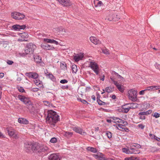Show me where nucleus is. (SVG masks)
Here are the masks:
<instances>
[{
    "label": "nucleus",
    "instance_id": "obj_6",
    "mask_svg": "<svg viewBox=\"0 0 160 160\" xmlns=\"http://www.w3.org/2000/svg\"><path fill=\"white\" fill-rule=\"evenodd\" d=\"M11 16L12 18L17 20H22L25 17L23 14L17 12L12 13Z\"/></svg>",
    "mask_w": 160,
    "mask_h": 160
},
{
    "label": "nucleus",
    "instance_id": "obj_24",
    "mask_svg": "<svg viewBox=\"0 0 160 160\" xmlns=\"http://www.w3.org/2000/svg\"><path fill=\"white\" fill-rule=\"evenodd\" d=\"M46 76L48 77L53 82H56V79L53 75L50 73H49L48 74L45 73Z\"/></svg>",
    "mask_w": 160,
    "mask_h": 160
},
{
    "label": "nucleus",
    "instance_id": "obj_27",
    "mask_svg": "<svg viewBox=\"0 0 160 160\" xmlns=\"http://www.w3.org/2000/svg\"><path fill=\"white\" fill-rule=\"evenodd\" d=\"M35 84L39 87H41L42 86V81H40L39 79H36L34 81Z\"/></svg>",
    "mask_w": 160,
    "mask_h": 160
},
{
    "label": "nucleus",
    "instance_id": "obj_9",
    "mask_svg": "<svg viewBox=\"0 0 160 160\" xmlns=\"http://www.w3.org/2000/svg\"><path fill=\"white\" fill-rule=\"evenodd\" d=\"M94 157L98 160H107V158L105 157L104 155L102 153H98L96 154H94Z\"/></svg>",
    "mask_w": 160,
    "mask_h": 160
},
{
    "label": "nucleus",
    "instance_id": "obj_58",
    "mask_svg": "<svg viewBox=\"0 0 160 160\" xmlns=\"http://www.w3.org/2000/svg\"><path fill=\"white\" fill-rule=\"evenodd\" d=\"M102 1L104 2V6H107L108 5V3L107 2V0H102Z\"/></svg>",
    "mask_w": 160,
    "mask_h": 160
},
{
    "label": "nucleus",
    "instance_id": "obj_17",
    "mask_svg": "<svg viewBox=\"0 0 160 160\" xmlns=\"http://www.w3.org/2000/svg\"><path fill=\"white\" fill-rule=\"evenodd\" d=\"M48 160H60L59 156L56 154H52L48 157Z\"/></svg>",
    "mask_w": 160,
    "mask_h": 160
},
{
    "label": "nucleus",
    "instance_id": "obj_11",
    "mask_svg": "<svg viewBox=\"0 0 160 160\" xmlns=\"http://www.w3.org/2000/svg\"><path fill=\"white\" fill-rule=\"evenodd\" d=\"M73 130L77 133L82 135H86V133L83 131L79 127H74L73 128Z\"/></svg>",
    "mask_w": 160,
    "mask_h": 160
},
{
    "label": "nucleus",
    "instance_id": "obj_55",
    "mask_svg": "<svg viewBox=\"0 0 160 160\" xmlns=\"http://www.w3.org/2000/svg\"><path fill=\"white\" fill-rule=\"evenodd\" d=\"M97 102L98 104L100 105V103H102V101L99 98L98 99V97H97Z\"/></svg>",
    "mask_w": 160,
    "mask_h": 160
},
{
    "label": "nucleus",
    "instance_id": "obj_23",
    "mask_svg": "<svg viewBox=\"0 0 160 160\" xmlns=\"http://www.w3.org/2000/svg\"><path fill=\"white\" fill-rule=\"evenodd\" d=\"M114 15L110 14L107 18H106V19H107L109 21H117L118 20V18L116 19L115 18H114Z\"/></svg>",
    "mask_w": 160,
    "mask_h": 160
},
{
    "label": "nucleus",
    "instance_id": "obj_16",
    "mask_svg": "<svg viewBox=\"0 0 160 160\" xmlns=\"http://www.w3.org/2000/svg\"><path fill=\"white\" fill-rule=\"evenodd\" d=\"M90 41L96 45L99 44L101 43V41L97 38L95 37H91L90 38Z\"/></svg>",
    "mask_w": 160,
    "mask_h": 160
},
{
    "label": "nucleus",
    "instance_id": "obj_60",
    "mask_svg": "<svg viewBox=\"0 0 160 160\" xmlns=\"http://www.w3.org/2000/svg\"><path fill=\"white\" fill-rule=\"evenodd\" d=\"M85 88V92L87 91H89L91 89V88L89 87H86Z\"/></svg>",
    "mask_w": 160,
    "mask_h": 160
},
{
    "label": "nucleus",
    "instance_id": "obj_4",
    "mask_svg": "<svg viewBox=\"0 0 160 160\" xmlns=\"http://www.w3.org/2000/svg\"><path fill=\"white\" fill-rule=\"evenodd\" d=\"M36 46L33 43H30L28 44L25 48V52L26 54L32 53L36 48Z\"/></svg>",
    "mask_w": 160,
    "mask_h": 160
},
{
    "label": "nucleus",
    "instance_id": "obj_47",
    "mask_svg": "<svg viewBox=\"0 0 160 160\" xmlns=\"http://www.w3.org/2000/svg\"><path fill=\"white\" fill-rule=\"evenodd\" d=\"M68 81L66 79H62L60 81V82L62 84H64L68 82Z\"/></svg>",
    "mask_w": 160,
    "mask_h": 160
},
{
    "label": "nucleus",
    "instance_id": "obj_18",
    "mask_svg": "<svg viewBox=\"0 0 160 160\" xmlns=\"http://www.w3.org/2000/svg\"><path fill=\"white\" fill-rule=\"evenodd\" d=\"M83 55L82 54H77L73 56V59L75 62H78L80 60L82 59L83 58Z\"/></svg>",
    "mask_w": 160,
    "mask_h": 160
},
{
    "label": "nucleus",
    "instance_id": "obj_41",
    "mask_svg": "<svg viewBox=\"0 0 160 160\" xmlns=\"http://www.w3.org/2000/svg\"><path fill=\"white\" fill-rule=\"evenodd\" d=\"M156 87H157V86H151L148 87V91H150L152 89H153V90L157 89V88H156Z\"/></svg>",
    "mask_w": 160,
    "mask_h": 160
},
{
    "label": "nucleus",
    "instance_id": "obj_54",
    "mask_svg": "<svg viewBox=\"0 0 160 160\" xmlns=\"http://www.w3.org/2000/svg\"><path fill=\"white\" fill-rule=\"evenodd\" d=\"M155 67L157 69H159L160 70V65L158 64L157 63H156L155 64Z\"/></svg>",
    "mask_w": 160,
    "mask_h": 160
},
{
    "label": "nucleus",
    "instance_id": "obj_34",
    "mask_svg": "<svg viewBox=\"0 0 160 160\" xmlns=\"http://www.w3.org/2000/svg\"><path fill=\"white\" fill-rule=\"evenodd\" d=\"M114 87H108L106 88L105 91L108 93H110L112 92V89H113Z\"/></svg>",
    "mask_w": 160,
    "mask_h": 160
},
{
    "label": "nucleus",
    "instance_id": "obj_62",
    "mask_svg": "<svg viewBox=\"0 0 160 160\" xmlns=\"http://www.w3.org/2000/svg\"><path fill=\"white\" fill-rule=\"evenodd\" d=\"M139 118L141 119H145V117L144 116L141 115L139 117Z\"/></svg>",
    "mask_w": 160,
    "mask_h": 160
},
{
    "label": "nucleus",
    "instance_id": "obj_21",
    "mask_svg": "<svg viewBox=\"0 0 160 160\" xmlns=\"http://www.w3.org/2000/svg\"><path fill=\"white\" fill-rule=\"evenodd\" d=\"M129 103H128L126 105H123L122 107V109L121 110L122 112L125 113H127L129 110L130 108L129 107H126V106L128 105H129Z\"/></svg>",
    "mask_w": 160,
    "mask_h": 160
},
{
    "label": "nucleus",
    "instance_id": "obj_49",
    "mask_svg": "<svg viewBox=\"0 0 160 160\" xmlns=\"http://www.w3.org/2000/svg\"><path fill=\"white\" fill-rule=\"evenodd\" d=\"M139 115H143L144 116V115H147L146 112H141L139 113H138Z\"/></svg>",
    "mask_w": 160,
    "mask_h": 160
},
{
    "label": "nucleus",
    "instance_id": "obj_31",
    "mask_svg": "<svg viewBox=\"0 0 160 160\" xmlns=\"http://www.w3.org/2000/svg\"><path fill=\"white\" fill-rule=\"evenodd\" d=\"M63 135L65 136L68 138L72 136V133L69 132H66L64 133Z\"/></svg>",
    "mask_w": 160,
    "mask_h": 160
},
{
    "label": "nucleus",
    "instance_id": "obj_10",
    "mask_svg": "<svg viewBox=\"0 0 160 160\" xmlns=\"http://www.w3.org/2000/svg\"><path fill=\"white\" fill-rule=\"evenodd\" d=\"M41 47L44 49L50 50H53L55 48L52 46L47 43H43L41 44Z\"/></svg>",
    "mask_w": 160,
    "mask_h": 160
},
{
    "label": "nucleus",
    "instance_id": "obj_8",
    "mask_svg": "<svg viewBox=\"0 0 160 160\" xmlns=\"http://www.w3.org/2000/svg\"><path fill=\"white\" fill-rule=\"evenodd\" d=\"M25 75L29 78L33 79H37L38 77V75L36 72H26Z\"/></svg>",
    "mask_w": 160,
    "mask_h": 160
},
{
    "label": "nucleus",
    "instance_id": "obj_36",
    "mask_svg": "<svg viewBox=\"0 0 160 160\" xmlns=\"http://www.w3.org/2000/svg\"><path fill=\"white\" fill-rule=\"evenodd\" d=\"M20 36L23 38H27L28 37V35L27 33L23 32L21 34Z\"/></svg>",
    "mask_w": 160,
    "mask_h": 160
},
{
    "label": "nucleus",
    "instance_id": "obj_43",
    "mask_svg": "<svg viewBox=\"0 0 160 160\" xmlns=\"http://www.w3.org/2000/svg\"><path fill=\"white\" fill-rule=\"evenodd\" d=\"M132 147L135 148H136V149H137L140 148L141 147V146L139 144H135V145H133L132 146Z\"/></svg>",
    "mask_w": 160,
    "mask_h": 160
},
{
    "label": "nucleus",
    "instance_id": "obj_52",
    "mask_svg": "<svg viewBox=\"0 0 160 160\" xmlns=\"http://www.w3.org/2000/svg\"><path fill=\"white\" fill-rule=\"evenodd\" d=\"M7 63L8 64L11 65H12L13 63V62L12 61H11V60H7Z\"/></svg>",
    "mask_w": 160,
    "mask_h": 160
},
{
    "label": "nucleus",
    "instance_id": "obj_32",
    "mask_svg": "<svg viewBox=\"0 0 160 160\" xmlns=\"http://www.w3.org/2000/svg\"><path fill=\"white\" fill-rule=\"evenodd\" d=\"M7 130L8 134L10 136H12L14 135V130L13 129H9L8 128H7Z\"/></svg>",
    "mask_w": 160,
    "mask_h": 160
},
{
    "label": "nucleus",
    "instance_id": "obj_40",
    "mask_svg": "<svg viewBox=\"0 0 160 160\" xmlns=\"http://www.w3.org/2000/svg\"><path fill=\"white\" fill-rule=\"evenodd\" d=\"M50 142L52 143H56L57 142V138L54 137L52 138L51 139Z\"/></svg>",
    "mask_w": 160,
    "mask_h": 160
},
{
    "label": "nucleus",
    "instance_id": "obj_14",
    "mask_svg": "<svg viewBox=\"0 0 160 160\" xmlns=\"http://www.w3.org/2000/svg\"><path fill=\"white\" fill-rule=\"evenodd\" d=\"M93 3L94 4L95 7H98L104 6V2L102 1H99L98 0H94Z\"/></svg>",
    "mask_w": 160,
    "mask_h": 160
},
{
    "label": "nucleus",
    "instance_id": "obj_59",
    "mask_svg": "<svg viewBox=\"0 0 160 160\" xmlns=\"http://www.w3.org/2000/svg\"><path fill=\"white\" fill-rule=\"evenodd\" d=\"M152 112V111L151 110H148L147 111H146V113L147 115H149Z\"/></svg>",
    "mask_w": 160,
    "mask_h": 160
},
{
    "label": "nucleus",
    "instance_id": "obj_51",
    "mask_svg": "<svg viewBox=\"0 0 160 160\" xmlns=\"http://www.w3.org/2000/svg\"><path fill=\"white\" fill-rule=\"evenodd\" d=\"M138 127L142 129H143L145 127V126L142 124H139L138 125Z\"/></svg>",
    "mask_w": 160,
    "mask_h": 160
},
{
    "label": "nucleus",
    "instance_id": "obj_28",
    "mask_svg": "<svg viewBox=\"0 0 160 160\" xmlns=\"http://www.w3.org/2000/svg\"><path fill=\"white\" fill-rule=\"evenodd\" d=\"M122 151L123 152L127 154H130L131 153V150L130 149V148L129 149L126 148H122Z\"/></svg>",
    "mask_w": 160,
    "mask_h": 160
},
{
    "label": "nucleus",
    "instance_id": "obj_44",
    "mask_svg": "<svg viewBox=\"0 0 160 160\" xmlns=\"http://www.w3.org/2000/svg\"><path fill=\"white\" fill-rule=\"evenodd\" d=\"M102 52L103 53H104L106 54H109V50L106 49H102Z\"/></svg>",
    "mask_w": 160,
    "mask_h": 160
},
{
    "label": "nucleus",
    "instance_id": "obj_15",
    "mask_svg": "<svg viewBox=\"0 0 160 160\" xmlns=\"http://www.w3.org/2000/svg\"><path fill=\"white\" fill-rule=\"evenodd\" d=\"M25 28L26 26L25 25H20L16 24L12 26V28L16 31H19L20 29H24Z\"/></svg>",
    "mask_w": 160,
    "mask_h": 160
},
{
    "label": "nucleus",
    "instance_id": "obj_46",
    "mask_svg": "<svg viewBox=\"0 0 160 160\" xmlns=\"http://www.w3.org/2000/svg\"><path fill=\"white\" fill-rule=\"evenodd\" d=\"M150 150L152 152H154L157 150V149L155 147H151L150 148Z\"/></svg>",
    "mask_w": 160,
    "mask_h": 160
},
{
    "label": "nucleus",
    "instance_id": "obj_63",
    "mask_svg": "<svg viewBox=\"0 0 160 160\" xmlns=\"http://www.w3.org/2000/svg\"><path fill=\"white\" fill-rule=\"evenodd\" d=\"M149 136L150 137L152 138H155L156 136H155L154 135H153L152 134H149Z\"/></svg>",
    "mask_w": 160,
    "mask_h": 160
},
{
    "label": "nucleus",
    "instance_id": "obj_30",
    "mask_svg": "<svg viewBox=\"0 0 160 160\" xmlns=\"http://www.w3.org/2000/svg\"><path fill=\"white\" fill-rule=\"evenodd\" d=\"M130 104L129 108L130 109H135L138 108V104L135 103H129Z\"/></svg>",
    "mask_w": 160,
    "mask_h": 160
},
{
    "label": "nucleus",
    "instance_id": "obj_53",
    "mask_svg": "<svg viewBox=\"0 0 160 160\" xmlns=\"http://www.w3.org/2000/svg\"><path fill=\"white\" fill-rule=\"evenodd\" d=\"M50 41H51V39H49L48 38H44L43 39V41L47 42L48 43H50Z\"/></svg>",
    "mask_w": 160,
    "mask_h": 160
},
{
    "label": "nucleus",
    "instance_id": "obj_39",
    "mask_svg": "<svg viewBox=\"0 0 160 160\" xmlns=\"http://www.w3.org/2000/svg\"><path fill=\"white\" fill-rule=\"evenodd\" d=\"M17 88L18 91L20 92H25V91L22 87L18 86Z\"/></svg>",
    "mask_w": 160,
    "mask_h": 160
},
{
    "label": "nucleus",
    "instance_id": "obj_56",
    "mask_svg": "<svg viewBox=\"0 0 160 160\" xmlns=\"http://www.w3.org/2000/svg\"><path fill=\"white\" fill-rule=\"evenodd\" d=\"M145 90H144L141 91L139 92V94L141 95H143L144 94V93H145Z\"/></svg>",
    "mask_w": 160,
    "mask_h": 160
},
{
    "label": "nucleus",
    "instance_id": "obj_37",
    "mask_svg": "<svg viewBox=\"0 0 160 160\" xmlns=\"http://www.w3.org/2000/svg\"><path fill=\"white\" fill-rule=\"evenodd\" d=\"M57 31L59 33H63L65 32V31L64 29H63V28L62 27H60L57 29Z\"/></svg>",
    "mask_w": 160,
    "mask_h": 160
},
{
    "label": "nucleus",
    "instance_id": "obj_61",
    "mask_svg": "<svg viewBox=\"0 0 160 160\" xmlns=\"http://www.w3.org/2000/svg\"><path fill=\"white\" fill-rule=\"evenodd\" d=\"M12 136H13V137L16 139H17L18 138V135L17 134H14V135Z\"/></svg>",
    "mask_w": 160,
    "mask_h": 160
},
{
    "label": "nucleus",
    "instance_id": "obj_45",
    "mask_svg": "<svg viewBox=\"0 0 160 160\" xmlns=\"http://www.w3.org/2000/svg\"><path fill=\"white\" fill-rule=\"evenodd\" d=\"M153 116L156 118H158L160 117V114L157 112H155L154 113Z\"/></svg>",
    "mask_w": 160,
    "mask_h": 160
},
{
    "label": "nucleus",
    "instance_id": "obj_57",
    "mask_svg": "<svg viewBox=\"0 0 160 160\" xmlns=\"http://www.w3.org/2000/svg\"><path fill=\"white\" fill-rule=\"evenodd\" d=\"M81 102L84 104H89L86 100L84 99H82V100Z\"/></svg>",
    "mask_w": 160,
    "mask_h": 160
},
{
    "label": "nucleus",
    "instance_id": "obj_50",
    "mask_svg": "<svg viewBox=\"0 0 160 160\" xmlns=\"http://www.w3.org/2000/svg\"><path fill=\"white\" fill-rule=\"evenodd\" d=\"M113 76L112 77L111 76L110 77V79H111V81L113 82V84L115 85V83H116V82H118L117 81H115L114 80V79L113 78Z\"/></svg>",
    "mask_w": 160,
    "mask_h": 160
},
{
    "label": "nucleus",
    "instance_id": "obj_48",
    "mask_svg": "<svg viewBox=\"0 0 160 160\" xmlns=\"http://www.w3.org/2000/svg\"><path fill=\"white\" fill-rule=\"evenodd\" d=\"M112 75L114 77V76H117L118 75H119V74L118 73H117V72H115L114 71H112Z\"/></svg>",
    "mask_w": 160,
    "mask_h": 160
},
{
    "label": "nucleus",
    "instance_id": "obj_38",
    "mask_svg": "<svg viewBox=\"0 0 160 160\" xmlns=\"http://www.w3.org/2000/svg\"><path fill=\"white\" fill-rule=\"evenodd\" d=\"M43 102L47 106H48L49 107L52 106V104L50 102H49L47 101H43Z\"/></svg>",
    "mask_w": 160,
    "mask_h": 160
},
{
    "label": "nucleus",
    "instance_id": "obj_3",
    "mask_svg": "<svg viewBox=\"0 0 160 160\" xmlns=\"http://www.w3.org/2000/svg\"><path fill=\"white\" fill-rule=\"evenodd\" d=\"M128 94L129 99L133 102H135L137 100L138 93L136 91L133 89L130 90L128 92Z\"/></svg>",
    "mask_w": 160,
    "mask_h": 160
},
{
    "label": "nucleus",
    "instance_id": "obj_2",
    "mask_svg": "<svg viewBox=\"0 0 160 160\" xmlns=\"http://www.w3.org/2000/svg\"><path fill=\"white\" fill-rule=\"evenodd\" d=\"M18 98L21 101L23 102L25 104L28 106H29L28 107V109H31L33 107L31 101L24 96L19 95H18Z\"/></svg>",
    "mask_w": 160,
    "mask_h": 160
},
{
    "label": "nucleus",
    "instance_id": "obj_19",
    "mask_svg": "<svg viewBox=\"0 0 160 160\" xmlns=\"http://www.w3.org/2000/svg\"><path fill=\"white\" fill-rule=\"evenodd\" d=\"M115 85L116 86L118 89L122 92H123L124 91V87L123 85L118 82L115 83Z\"/></svg>",
    "mask_w": 160,
    "mask_h": 160
},
{
    "label": "nucleus",
    "instance_id": "obj_20",
    "mask_svg": "<svg viewBox=\"0 0 160 160\" xmlns=\"http://www.w3.org/2000/svg\"><path fill=\"white\" fill-rule=\"evenodd\" d=\"M34 61L37 63H40L42 62L41 57L38 55L33 56Z\"/></svg>",
    "mask_w": 160,
    "mask_h": 160
},
{
    "label": "nucleus",
    "instance_id": "obj_64",
    "mask_svg": "<svg viewBox=\"0 0 160 160\" xmlns=\"http://www.w3.org/2000/svg\"><path fill=\"white\" fill-rule=\"evenodd\" d=\"M4 76V74L2 72L0 73V78H2Z\"/></svg>",
    "mask_w": 160,
    "mask_h": 160
},
{
    "label": "nucleus",
    "instance_id": "obj_26",
    "mask_svg": "<svg viewBox=\"0 0 160 160\" xmlns=\"http://www.w3.org/2000/svg\"><path fill=\"white\" fill-rule=\"evenodd\" d=\"M130 149L131 150V154H138L140 153V151L137 150L135 148L131 147Z\"/></svg>",
    "mask_w": 160,
    "mask_h": 160
},
{
    "label": "nucleus",
    "instance_id": "obj_29",
    "mask_svg": "<svg viewBox=\"0 0 160 160\" xmlns=\"http://www.w3.org/2000/svg\"><path fill=\"white\" fill-rule=\"evenodd\" d=\"M72 73H76L78 71L77 66L75 64H72Z\"/></svg>",
    "mask_w": 160,
    "mask_h": 160
},
{
    "label": "nucleus",
    "instance_id": "obj_12",
    "mask_svg": "<svg viewBox=\"0 0 160 160\" xmlns=\"http://www.w3.org/2000/svg\"><path fill=\"white\" fill-rule=\"evenodd\" d=\"M111 118L113 120H115V121L114 122L115 123H116V122L118 123H122L124 124V126H125L128 124V123L127 122L122 120L118 118L113 117H111Z\"/></svg>",
    "mask_w": 160,
    "mask_h": 160
},
{
    "label": "nucleus",
    "instance_id": "obj_25",
    "mask_svg": "<svg viewBox=\"0 0 160 160\" xmlns=\"http://www.w3.org/2000/svg\"><path fill=\"white\" fill-rule=\"evenodd\" d=\"M78 90L79 92V94L81 95H82L83 93L85 92V87H83L82 86H80L78 88Z\"/></svg>",
    "mask_w": 160,
    "mask_h": 160
},
{
    "label": "nucleus",
    "instance_id": "obj_35",
    "mask_svg": "<svg viewBox=\"0 0 160 160\" xmlns=\"http://www.w3.org/2000/svg\"><path fill=\"white\" fill-rule=\"evenodd\" d=\"M124 160H139V159L137 157H131L128 158H125Z\"/></svg>",
    "mask_w": 160,
    "mask_h": 160
},
{
    "label": "nucleus",
    "instance_id": "obj_42",
    "mask_svg": "<svg viewBox=\"0 0 160 160\" xmlns=\"http://www.w3.org/2000/svg\"><path fill=\"white\" fill-rule=\"evenodd\" d=\"M106 135L109 138H110L112 137V133L109 131H107L106 133Z\"/></svg>",
    "mask_w": 160,
    "mask_h": 160
},
{
    "label": "nucleus",
    "instance_id": "obj_5",
    "mask_svg": "<svg viewBox=\"0 0 160 160\" xmlns=\"http://www.w3.org/2000/svg\"><path fill=\"white\" fill-rule=\"evenodd\" d=\"M36 144H32L31 142H26L25 143L24 147L27 150V152L30 151L31 150L33 151H36V149H38V147H37Z\"/></svg>",
    "mask_w": 160,
    "mask_h": 160
},
{
    "label": "nucleus",
    "instance_id": "obj_13",
    "mask_svg": "<svg viewBox=\"0 0 160 160\" xmlns=\"http://www.w3.org/2000/svg\"><path fill=\"white\" fill-rule=\"evenodd\" d=\"M37 147H38V149H36V151L38 152H45L48 150V148L47 147L45 146H42L40 147L37 145Z\"/></svg>",
    "mask_w": 160,
    "mask_h": 160
},
{
    "label": "nucleus",
    "instance_id": "obj_22",
    "mask_svg": "<svg viewBox=\"0 0 160 160\" xmlns=\"http://www.w3.org/2000/svg\"><path fill=\"white\" fill-rule=\"evenodd\" d=\"M18 121L20 123L24 124H27L29 123L28 121L24 118H19L18 119Z\"/></svg>",
    "mask_w": 160,
    "mask_h": 160
},
{
    "label": "nucleus",
    "instance_id": "obj_1",
    "mask_svg": "<svg viewBox=\"0 0 160 160\" xmlns=\"http://www.w3.org/2000/svg\"><path fill=\"white\" fill-rule=\"evenodd\" d=\"M59 116L56 112L52 110L48 111V116L46 118V121L52 126H54L55 123L59 121Z\"/></svg>",
    "mask_w": 160,
    "mask_h": 160
},
{
    "label": "nucleus",
    "instance_id": "obj_33",
    "mask_svg": "<svg viewBox=\"0 0 160 160\" xmlns=\"http://www.w3.org/2000/svg\"><path fill=\"white\" fill-rule=\"evenodd\" d=\"M87 149L89 151H90L93 153H96L97 152V149L91 147H88L87 148Z\"/></svg>",
    "mask_w": 160,
    "mask_h": 160
},
{
    "label": "nucleus",
    "instance_id": "obj_7",
    "mask_svg": "<svg viewBox=\"0 0 160 160\" xmlns=\"http://www.w3.org/2000/svg\"><path fill=\"white\" fill-rule=\"evenodd\" d=\"M90 66L95 73L98 75L99 73V68L98 64L95 62H90Z\"/></svg>",
    "mask_w": 160,
    "mask_h": 160
}]
</instances>
